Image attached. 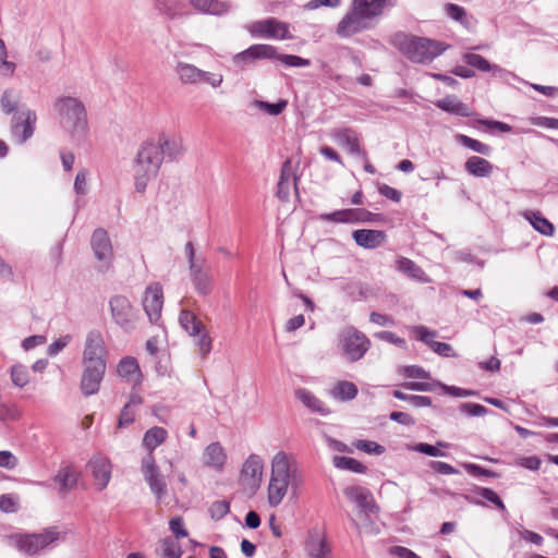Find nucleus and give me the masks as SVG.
Instances as JSON below:
<instances>
[{"mask_svg":"<svg viewBox=\"0 0 558 558\" xmlns=\"http://www.w3.org/2000/svg\"><path fill=\"white\" fill-rule=\"evenodd\" d=\"M303 482V475L295 459L284 451L277 452L271 460V473L267 488L269 507H278L289 489L293 497H298Z\"/></svg>","mask_w":558,"mask_h":558,"instance_id":"nucleus-1","label":"nucleus"},{"mask_svg":"<svg viewBox=\"0 0 558 558\" xmlns=\"http://www.w3.org/2000/svg\"><path fill=\"white\" fill-rule=\"evenodd\" d=\"M386 0H352L348 12L337 24L336 33L349 38L374 26V20L381 15Z\"/></svg>","mask_w":558,"mask_h":558,"instance_id":"nucleus-2","label":"nucleus"},{"mask_svg":"<svg viewBox=\"0 0 558 558\" xmlns=\"http://www.w3.org/2000/svg\"><path fill=\"white\" fill-rule=\"evenodd\" d=\"M60 125L77 143L83 142L88 134L87 112L84 104L76 97L61 96L53 102Z\"/></svg>","mask_w":558,"mask_h":558,"instance_id":"nucleus-3","label":"nucleus"},{"mask_svg":"<svg viewBox=\"0 0 558 558\" xmlns=\"http://www.w3.org/2000/svg\"><path fill=\"white\" fill-rule=\"evenodd\" d=\"M162 156L159 146L153 138L145 141L136 154L134 160V185L138 193H143L150 180L155 179L162 165Z\"/></svg>","mask_w":558,"mask_h":558,"instance_id":"nucleus-4","label":"nucleus"},{"mask_svg":"<svg viewBox=\"0 0 558 558\" xmlns=\"http://www.w3.org/2000/svg\"><path fill=\"white\" fill-rule=\"evenodd\" d=\"M395 44L415 63H429L447 49L441 41L404 34L397 35Z\"/></svg>","mask_w":558,"mask_h":558,"instance_id":"nucleus-5","label":"nucleus"},{"mask_svg":"<svg viewBox=\"0 0 558 558\" xmlns=\"http://www.w3.org/2000/svg\"><path fill=\"white\" fill-rule=\"evenodd\" d=\"M184 252L189 263L190 280L195 292L201 296L209 295L214 291V276L210 266L204 256H196L192 242H187Z\"/></svg>","mask_w":558,"mask_h":558,"instance_id":"nucleus-6","label":"nucleus"},{"mask_svg":"<svg viewBox=\"0 0 558 558\" xmlns=\"http://www.w3.org/2000/svg\"><path fill=\"white\" fill-rule=\"evenodd\" d=\"M343 354L350 362L360 361L371 347L369 339L353 326L345 327L339 333Z\"/></svg>","mask_w":558,"mask_h":558,"instance_id":"nucleus-7","label":"nucleus"},{"mask_svg":"<svg viewBox=\"0 0 558 558\" xmlns=\"http://www.w3.org/2000/svg\"><path fill=\"white\" fill-rule=\"evenodd\" d=\"M60 533L56 527L45 529L41 533L23 534L15 536L19 550L27 555H36L57 542Z\"/></svg>","mask_w":558,"mask_h":558,"instance_id":"nucleus-8","label":"nucleus"},{"mask_svg":"<svg viewBox=\"0 0 558 558\" xmlns=\"http://www.w3.org/2000/svg\"><path fill=\"white\" fill-rule=\"evenodd\" d=\"M250 53L253 57L254 62L262 59H277L282 62L286 66L290 68H302L311 64L310 59H304L295 54H283L278 53L277 48L266 44H255L248 47Z\"/></svg>","mask_w":558,"mask_h":558,"instance_id":"nucleus-9","label":"nucleus"},{"mask_svg":"<svg viewBox=\"0 0 558 558\" xmlns=\"http://www.w3.org/2000/svg\"><path fill=\"white\" fill-rule=\"evenodd\" d=\"M106 344L98 330H90L85 340L82 363L83 365L106 366Z\"/></svg>","mask_w":558,"mask_h":558,"instance_id":"nucleus-10","label":"nucleus"},{"mask_svg":"<svg viewBox=\"0 0 558 558\" xmlns=\"http://www.w3.org/2000/svg\"><path fill=\"white\" fill-rule=\"evenodd\" d=\"M246 29L254 37L272 39H291L289 24L278 21L275 17H268L263 21H255L246 26Z\"/></svg>","mask_w":558,"mask_h":558,"instance_id":"nucleus-11","label":"nucleus"},{"mask_svg":"<svg viewBox=\"0 0 558 558\" xmlns=\"http://www.w3.org/2000/svg\"><path fill=\"white\" fill-rule=\"evenodd\" d=\"M112 319L123 330L130 331L135 327L136 312L130 300L124 295H113L109 300Z\"/></svg>","mask_w":558,"mask_h":558,"instance_id":"nucleus-12","label":"nucleus"},{"mask_svg":"<svg viewBox=\"0 0 558 558\" xmlns=\"http://www.w3.org/2000/svg\"><path fill=\"white\" fill-rule=\"evenodd\" d=\"M90 247L95 258L100 263L98 269L106 271L109 269L113 259V248L108 232L102 229H96L90 239Z\"/></svg>","mask_w":558,"mask_h":558,"instance_id":"nucleus-13","label":"nucleus"},{"mask_svg":"<svg viewBox=\"0 0 558 558\" xmlns=\"http://www.w3.org/2000/svg\"><path fill=\"white\" fill-rule=\"evenodd\" d=\"M141 469L150 490L156 496L157 500H161L167 494V483L158 465L156 464L153 454L147 453L142 459Z\"/></svg>","mask_w":558,"mask_h":558,"instance_id":"nucleus-14","label":"nucleus"},{"mask_svg":"<svg viewBox=\"0 0 558 558\" xmlns=\"http://www.w3.org/2000/svg\"><path fill=\"white\" fill-rule=\"evenodd\" d=\"M263 469V460L257 454L248 456L243 463L240 482L241 485L252 494H254L260 485Z\"/></svg>","mask_w":558,"mask_h":558,"instance_id":"nucleus-15","label":"nucleus"},{"mask_svg":"<svg viewBox=\"0 0 558 558\" xmlns=\"http://www.w3.org/2000/svg\"><path fill=\"white\" fill-rule=\"evenodd\" d=\"M37 117L34 110L17 112L12 118L11 132L17 143L23 144L34 134Z\"/></svg>","mask_w":558,"mask_h":558,"instance_id":"nucleus-16","label":"nucleus"},{"mask_svg":"<svg viewBox=\"0 0 558 558\" xmlns=\"http://www.w3.org/2000/svg\"><path fill=\"white\" fill-rule=\"evenodd\" d=\"M162 305L161 286L159 283L149 284L145 290L143 307L150 323L156 324L160 319Z\"/></svg>","mask_w":558,"mask_h":558,"instance_id":"nucleus-17","label":"nucleus"},{"mask_svg":"<svg viewBox=\"0 0 558 558\" xmlns=\"http://www.w3.org/2000/svg\"><path fill=\"white\" fill-rule=\"evenodd\" d=\"M331 138L349 154L362 156L367 159V154L360 147V141L356 132L351 128H336L330 132Z\"/></svg>","mask_w":558,"mask_h":558,"instance_id":"nucleus-18","label":"nucleus"},{"mask_svg":"<svg viewBox=\"0 0 558 558\" xmlns=\"http://www.w3.org/2000/svg\"><path fill=\"white\" fill-rule=\"evenodd\" d=\"M80 388L85 397L96 395L99 391L106 373V366L83 365Z\"/></svg>","mask_w":558,"mask_h":558,"instance_id":"nucleus-19","label":"nucleus"},{"mask_svg":"<svg viewBox=\"0 0 558 558\" xmlns=\"http://www.w3.org/2000/svg\"><path fill=\"white\" fill-rule=\"evenodd\" d=\"M343 494L348 499L354 501L360 510L366 515L377 512L378 508L372 493L367 488L361 486H349L344 488Z\"/></svg>","mask_w":558,"mask_h":558,"instance_id":"nucleus-20","label":"nucleus"},{"mask_svg":"<svg viewBox=\"0 0 558 558\" xmlns=\"http://www.w3.org/2000/svg\"><path fill=\"white\" fill-rule=\"evenodd\" d=\"M87 466L92 472L98 489H105L111 478L112 466L109 459L102 456H95L88 461Z\"/></svg>","mask_w":558,"mask_h":558,"instance_id":"nucleus-21","label":"nucleus"},{"mask_svg":"<svg viewBox=\"0 0 558 558\" xmlns=\"http://www.w3.org/2000/svg\"><path fill=\"white\" fill-rule=\"evenodd\" d=\"M401 387L407 390H413V391H434L436 387H441L445 389L449 395L453 397H470L474 396L476 392L473 390H468L454 386H446L441 383H425V381H405L401 384Z\"/></svg>","mask_w":558,"mask_h":558,"instance_id":"nucleus-22","label":"nucleus"},{"mask_svg":"<svg viewBox=\"0 0 558 558\" xmlns=\"http://www.w3.org/2000/svg\"><path fill=\"white\" fill-rule=\"evenodd\" d=\"M413 331L416 333L417 339L428 345L435 353L441 356H451L452 347L449 343L435 341L437 331L429 330L425 326H415Z\"/></svg>","mask_w":558,"mask_h":558,"instance_id":"nucleus-23","label":"nucleus"},{"mask_svg":"<svg viewBox=\"0 0 558 558\" xmlns=\"http://www.w3.org/2000/svg\"><path fill=\"white\" fill-rule=\"evenodd\" d=\"M158 12L170 21L190 16L185 0H155Z\"/></svg>","mask_w":558,"mask_h":558,"instance_id":"nucleus-24","label":"nucleus"},{"mask_svg":"<svg viewBox=\"0 0 558 558\" xmlns=\"http://www.w3.org/2000/svg\"><path fill=\"white\" fill-rule=\"evenodd\" d=\"M355 243L364 248L374 250L386 241V233L381 230L360 229L352 233Z\"/></svg>","mask_w":558,"mask_h":558,"instance_id":"nucleus-25","label":"nucleus"},{"mask_svg":"<svg viewBox=\"0 0 558 558\" xmlns=\"http://www.w3.org/2000/svg\"><path fill=\"white\" fill-rule=\"evenodd\" d=\"M155 141V145L159 146V151L162 156L168 157L169 159H174L183 151V145L181 138L174 135H167L165 133L158 134Z\"/></svg>","mask_w":558,"mask_h":558,"instance_id":"nucleus-26","label":"nucleus"},{"mask_svg":"<svg viewBox=\"0 0 558 558\" xmlns=\"http://www.w3.org/2000/svg\"><path fill=\"white\" fill-rule=\"evenodd\" d=\"M80 476L81 473L71 465L61 468L53 477V481L59 484V494L65 496L72 490L76 486Z\"/></svg>","mask_w":558,"mask_h":558,"instance_id":"nucleus-27","label":"nucleus"},{"mask_svg":"<svg viewBox=\"0 0 558 558\" xmlns=\"http://www.w3.org/2000/svg\"><path fill=\"white\" fill-rule=\"evenodd\" d=\"M305 553L310 558H327L330 547L317 532H310L305 541Z\"/></svg>","mask_w":558,"mask_h":558,"instance_id":"nucleus-28","label":"nucleus"},{"mask_svg":"<svg viewBox=\"0 0 558 558\" xmlns=\"http://www.w3.org/2000/svg\"><path fill=\"white\" fill-rule=\"evenodd\" d=\"M227 460V454L219 442L209 444L203 452V463L208 468L221 471Z\"/></svg>","mask_w":558,"mask_h":558,"instance_id":"nucleus-29","label":"nucleus"},{"mask_svg":"<svg viewBox=\"0 0 558 558\" xmlns=\"http://www.w3.org/2000/svg\"><path fill=\"white\" fill-rule=\"evenodd\" d=\"M190 5L199 13L221 15L227 13L231 4L220 0H189Z\"/></svg>","mask_w":558,"mask_h":558,"instance_id":"nucleus-30","label":"nucleus"},{"mask_svg":"<svg viewBox=\"0 0 558 558\" xmlns=\"http://www.w3.org/2000/svg\"><path fill=\"white\" fill-rule=\"evenodd\" d=\"M117 372L122 378L132 381L134 386H140L142 383V373L134 357H123L118 364Z\"/></svg>","mask_w":558,"mask_h":558,"instance_id":"nucleus-31","label":"nucleus"},{"mask_svg":"<svg viewBox=\"0 0 558 558\" xmlns=\"http://www.w3.org/2000/svg\"><path fill=\"white\" fill-rule=\"evenodd\" d=\"M295 398L312 412H316L323 416L328 415L330 410L319 400L312 391L305 388L295 390Z\"/></svg>","mask_w":558,"mask_h":558,"instance_id":"nucleus-32","label":"nucleus"},{"mask_svg":"<svg viewBox=\"0 0 558 558\" xmlns=\"http://www.w3.org/2000/svg\"><path fill=\"white\" fill-rule=\"evenodd\" d=\"M465 171L476 178H488L492 175L494 171V165L490 163L487 159L471 156L466 159L464 163Z\"/></svg>","mask_w":558,"mask_h":558,"instance_id":"nucleus-33","label":"nucleus"},{"mask_svg":"<svg viewBox=\"0 0 558 558\" xmlns=\"http://www.w3.org/2000/svg\"><path fill=\"white\" fill-rule=\"evenodd\" d=\"M436 106L444 111L460 117H470L472 114L470 107L459 100L456 96H447L442 99H439L437 100Z\"/></svg>","mask_w":558,"mask_h":558,"instance_id":"nucleus-34","label":"nucleus"},{"mask_svg":"<svg viewBox=\"0 0 558 558\" xmlns=\"http://www.w3.org/2000/svg\"><path fill=\"white\" fill-rule=\"evenodd\" d=\"M291 179L294 180V184L296 185V177L293 174L291 160H286L282 163L280 178L277 184V196L286 201L289 197V187Z\"/></svg>","mask_w":558,"mask_h":558,"instance_id":"nucleus-35","label":"nucleus"},{"mask_svg":"<svg viewBox=\"0 0 558 558\" xmlns=\"http://www.w3.org/2000/svg\"><path fill=\"white\" fill-rule=\"evenodd\" d=\"M523 217L530 221L533 228L541 234L551 236L555 232L554 225L542 216L539 211L526 210L523 213Z\"/></svg>","mask_w":558,"mask_h":558,"instance_id":"nucleus-36","label":"nucleus"},{"mask_svg":"<svg viewBox=\"0 0 558 558\" xmlns=\"http://www.w3.org/2000/svg\"><path fill=\"white\" fill-rule=\"evenodd\" d=\"M397 269L420 282H429V278L425 271L410 258L400 257L397 260Z\"/></svg>","mask_w":558,"mask_h":558,"instance_id":"nucleus-37","label":"nucleus"},{"mask_svg":"<svg viewBox=\"0 0 558 558\" xmlns=\"http://www.w3.org/2000/svg\"><path fill=\"white\" fill-rule=\"evenodd\" d=\"M357 392L359 390L354 383L340 380L330 389L329 395L336 400L345 402L353 400Z\"/></svg>","mask_w":558,"mask_h":558,"instance_id":"nucleus-38","label":"nucleus"},{"mask_svg":"<svg viewBox=\"0 0 558 558\" xmlns=\"http://www.w3.org/2000/svg\"><path fill=\"white\" fill-rule=\"evenodd\" d=\"M198 68L194 64L179 61L174 66V72L179 81L184 85H197Z\"/></svg>","mask_w":558,"mask_h":558,"instance_id":"nucleus-39","label":"nucleus"},{"mask_svg":"<svg viewBox=\"0 0 558 558\" xmlns=\"http://www.w3.org/2000/svg\"><path fill=\"white\" fill-rule=\"evenodd\" d=\"M168 433L163 427L155 426L146 430L143 446L153 454V451L167 439Z\"/></svg>","mask_w":558,"mask_h":558,"instance_id":"nucleus-40","label":"nucleus"},{"mask_svg":"<svg viewBox=\"0 0 558 558\" xmlns=\"http://www.w3.org/2000/svg\"><path fill=\"white\" fill-rule=\"evenodd\" d=\"M179 323L190 336H198L204 328L203 323L189 310L181 311Z\"/></svg>","mask_w":558,"mask_h":558,"instance_id":"nucleus-41","label":"nucleus"},{"mask_svg":"<svg viewBox=\"0 0 558 558\" xmlns=\"http://www.w3.org/2000/svg\"><path fill=\"white\" fill-rule=\"evenodd\" d=\"M462 60L473 69H476L481 72H489L493 71L494 74L502 72V70L495 64H490L484 57L477 53L468 52L464 53Z\"/></svg>","mask_w":558,"mask_h":558,"instance_id":"nucleus-42","label":"nucleus"},{"mask_svg":"<svg viewBox=\"0 0 558 558\" xmlns=\"http://www.w3.org/2000/svg\"><path fill=\"white\" fill-rule=\"evenodd\" d=\"M332 463L339 470H348L359 474H364L367 471V468L362 462L350 457L336 456L332 459Z\"/></svg>","mask_w":558,"mask_h":558,"instance_id":"nucleus-43","label":"nucleus"},{"mask_svg":"<svg viewBox=\"0 0 558 558\" xmlns=\"http://www.w3.org/2000/svg\"><path fill=\"white\" fill-rule=\"evenodd\" d=\"M340 289L352 302L366 299L368 293L367 288L363 283L356 281L343 282Z\"/></svg>","mask_w":558,"mask_h":558,"instance_id":"nucleus-44","label":"nucleus"},{"mask_svg":"<svg viewBox=\"0 0 558 558\" xmlns=\"http://www.w3.org/2000/svg\"><path fill=\"white\" fill-rule=\"evenodd\" d=\"M353 208L339 209L332 213H325L318 216L319 220L332 223H354Z\"/></svg>","mask_w":558,"mask_h":558,"instance_id":"nucleus-45","label":"nucleus"},{"mask_svg":"<svg viewBox=\"0 0 558 558\" xmlns=\"http://www.w3.org/2000/svg\"><path fill=\"white\" fill-rule=\"evenodd\" d=\"M456 141L459 144H461V145H463V146H465V147H468V148L472 149L473 151L478 153L481 155L488 156L492 153V147L489 145L484 144V143H482V142H480L477 140H474V138H472V137H470L468 135L457 134L456 135Z\"/></svg>","mask_w":558,"mask_h":558,"instance_id":"nucleus-46","label":"nucleus"},{"mask_svg":"<svg viewBox=\"0 0 558 558\" xmlns=\"http://www.w3.org/2000/svg\"><path fill=\"white\" fill-rule=\"evenodd\" d=\"M10 377L15 387L23 388L29 383L28 368L23 364H14L10 368Z\"/></svg>","mask_w":558,"mask_h":558,"instance_id":"nucleus-47","label":"nucleus"},{"mask_svg":"<svg viewBox=\"0 0 558 558\" xmlns=\"http://www.w3.org/2000/svg\"><path fill=\"white\" fill-rule=\"evenodd\" d=\"M20 95L13 89H5L0 99L2 111L7 114L14 112L20 102Z\"/></svg>","mask_w":558,"mask_h":558,"instance_id":"nucleus-48","label":"nucleus"},{"mask_svg":"<svg viewBox=\"0 0 558 558\" xmlns=\"http://www.w3.org/2000/svg\"><path fill=\"white\" fill-rule=\"evenodd\" d=\"M182 549L177 539L166 537L161 541V558H180Z\"/></svg>","mask_w":558,"mask_h":558,"instance_id":"nucleus-49","label":"nucleus"},{"mask_svg":"<svg viewBox=\"0 0 558 558\" xmlns=\"http://www.w3.org/2000/svg\"><path fill=\"white\" fill-rule=\"evenodd\" d=\"M353 446L365 453L380 456L386 451V448L376 441L359 439L353 442Z\"/></svg>","mask_w":558,"mask_h":558,"instance_id":"nucleus-50","label":"nucleus"},{"mask_svg":"<svg viewBox=\"0 0 558 558\" xmlns=\"http://www.w3.org/2000/svg\"><path fill=\"white\" fill-rule=\"evenodd\" d=\"M449 445L442 441H438L437 446H433L426 442L416 444L412 449L416 452L427 454L429 457H445L446 453L442 452L438 447L447 448Z\"/></svg>","mask_w":558,"mask_h":558,"instance_id":"nucleus-51","label":"nucleus"},{"mask_svg":"<svg viewBox=\"0 0 558 558\" xmlns=\"http://www.w3.org/2000/svg\"><path fill=\"white\" fill-rule=\"evenodd\" d=\"M288 101L287 100H279L276 104H270L263 100H255L254 106L260 110H264L269 116H278L287 107Z\"/></svg>","mask_w":558,"mask_h":558,"instance_id":"nucleus-52","label":"nucleus"},{"mask_svg":"<svg viewBox=\"0 0 558 558\" xmlns=\"http://www.w3.org/2000/svg\"><path fill=\"white\" fill-rule=\"evenodd\" d=\"M223 82V76L220 73H211L203 70H198L197 85L208 84L214 88L219 87Z\"/></svg>","mask_w":558,"mask_h":558,"instance_id":"nucleus-53","label":"nucleus"},{"mask_svg":"<svg viewBox=\"0 0 558 558\" xmlns=\"http://www.w3.org/2000/svg\"><path fill=\"white\" fill-rule=\"evenodd\" d=\"M459 410L468 416H483L488 412L484 405L472 402L461 403Z\"/></svg>","mask_w":558,"mask_h":558,"instance_id":"nucleus-54","label":"nucleus"},{"mask_svg":"<svg viewBox=\"0 0 558 558\" xmlns=\"http://www.w3.org/2000/svg\"><path fill=\"white\" fill-rule=\"evenodd\" d=\"M196 339L199 353L203 357H206L211 350V338L208 332L203 328V331L198 336H193Z\"/></svg>","mask_w":558,"mask_h":558,"instance_id":"nucleus-55","label":"nucleus"},{"mask_svg":"<svg viewBox=\"0 0 558 558\" xmlns=\"http://www.w3.org/2000/svg\"><path fill=\"white\" fill-rule=\"evenodd\" d=\"M514 464L530 471H537L542 465V460L537 456L518 457Z\"/></svg>","mask_w":558,"mask_h":558,"instance_id":"nucleus-56","label":"nucleus"},{"mask_svg":"<svg viewBox=\"0 0 558 558\" xmlns=\"http://www.w3.org/2000/svg\"><path fill=\"white\" fill-rule=\"evenodd\" d=\"M229 511L230 505L228 501L225 500L215 501L209 508L210 517L216 521L222 519L225 515L229 513Z\"/></svg>","mask_w":558,"mask_h":558,"instance_id":"nucleus-57","label":"nucleus"},{"mask_svg":"<svg viewBox=\"0 0 558 558\" xmlns=\"http://www.w3.org/2000/svg\"><path fill=\"white\" fill-rule=\"evenodd\" d=\"M402 373L409 378L430 379V373L418 365L404 366Z\"/></svg>","mask_w":558,"mask_h":558,"instance_id":"nucleus-58","label":"nucleus"},{"mask_svg":"<svg viewBox=\"0 0 558 558\" xmlns=\"http://www.w3.org/2000/svg\"><path fill=\"white\" fill-rule=\"evenodd\" d=\"M169 527L177 539L186 537L189 535L186 529L184 527L183 519L181 517L172 518L169 522Z\"/></svg>","mask_w":558,"mask_h":558,"instance_id":"nucleus-59","label":"nucleus"},{"mask_svg":"<svg viewBox=\"0 0 558 558\" xmlns=\"http://www.w3.org/2000/svg\"><path fill=\"white\" fill-rule=\"evenodd\" d=\"M0 510L7 513L17 511V499L10 494L0 496Z\"/></svg>","mask_w":558,"mask_h":558,"instance_id":"nucleus-60","label":"nucleus"},{"mask_svg":"<svg viewBox=\"0 0 558 558\" xmlns=\"http://www.w3.org/2000/svg\"><path fill=\"white\" fill-rule=\"evenodd\" d=\"M134 420H135L134 410L129 408V405H124L119 415L118 427L125 428V427L130 426L134 422Z\"/></svg>","mask_w":558,"mask_h":558,"instance_id":"nucleus-61","label":"nucleus"},{"mask_svg":"<svg viewBox=\"0 0 558 558\" xmlns=\"http://www.w3.org/2000/svg\"><path fill=\"white\" fill-rule=\"evenodd\" d=\"M87 170L82 169L77 172L74 181V190L77 194L84 195L87 193Z\"/></svg>","mask_w":558,"mask_h":558,"instance_id":"nucleus-62","label":"nucleus"},{"mask_svg":"<svg viewBox=\"0 0 558 558\" xmlns=\"http://www.w3.org/2000/svg\"><path fill=\"white\" fill-rule=\"evenodd\" d=\"M429 466L439 474L451 475L458 473L456 468L442 461H430Z\"/></svg>","mask_w":558,"mask_h":558,"instance_id":"nucleus-63","label":"nucleus"},{"mask_svg":"<svg viewBox=\"0 0 558 558\" xmlns=\"http://www.w3.org/2000/svg\"><path fill=\"white\" fill-rule=\"evenodd\" d=\"M70 341H71V336H69V335L54 340L48 347V354L51 356L57 355L60 351H62L69 344Z\"/></svg>","mask_w":558,"mask_h":558,"instance_id":"nucleus-64","label":"nucleus"}]
</instances>
